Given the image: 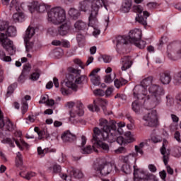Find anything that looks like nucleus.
<instances>
[{
  "instance_id": "16",
  "label": "nucleus",
  "mask_w": 181,
  "mask_h": 181,
  "mask_svg": "<svg viewBox=\"0 0 181 181\" xmlns=\"http://www.w3.org/2000/svg\"><path fill=\"white\" fill-rule=\"evenodd\" d=\"M47 9V6L45 4H40L37 1H34L30 6V12H33V11H37V12H40V13H43Z\"/></svg>"
},
{
  "instance_id": "1",
  "label": "nucleus",
  "mask_w": 181,
  "mask_h": 181,
  "mask_svg": "<svg viewBox=\"0 0 181 181\" xmlns=\"http://www.w3.org/2000/svg\"><path fill=\"white\" fill-rule=\"evenodd\" d=\"M153 77L148 76L141 81L133 90V95L138 100L147 98L149 100L151 108L160 105L162 97L165 95V89L159 85L152 84Z\"/></svg>"
},
{
  "instance_id": "25",
  "label": "nucleus",
  "mask_w": 181,
  "mask_h": 181,
  "mask_svg": "<svg viewBox=\"0 0 181 181\" xmlns=\"http://www.w3.org/2000/svg\"><path fill=\"white\" fill-rule=\"evenodd\" d=\"M69 30H70V25L67 23L62 24L58 28V33L61 36H66L69 33Z\"/></svg>"
},
{
  "instance_id": "40",
  "label": "nucleus",
  "mask_w": 181,
  "mask_h": 181,
  "mask_svg": "<svg viewBox=\"0 0 181 181\" xmlns=\"http://www.w3.org/2000/svg\"><path fill=\"white\" fill-rule=\"evenodd\" d=\"M174 83L177 86L181 84V71L177 72L174 75Z\"/></svg>"
},
{
  "instance_id": "18",
  "label": "nucleus",
  "mask_w": 181,
  "mask_h": 181,
  "mask_svg": "<svg viewBox=\"0 0 181 181\" xmlns=\"http://www.w3.org/2000/svg\"><path fill=\"white\" fill-rule=\"evenodd\" d=\"M129 42L128 37L125 35H119L113 40V43L116 45V47L124 46V45H128Z\"/></svg>"
},
{
  "instance_id": "39",
  "label": "nucleus",
  "mask_w": 181,
  "mask_h": 181,
  "mask_svg": "<svg viewBox=\"0 0 181 181\" xmlns=\"http://www.w3.org/2000/svg\"><path fill=\"white\" fill-rule=\"evenodd\" d=\"M132 107L134 112H139V110H141V103H139V101L136 100L132 103Z\"/></svg>"
},
{
  "instance_id": "29",
  "label": "nucleus",
  "mask_w": 181,
  "mask_h": 181,
  "mask_svg": "<svg viewBox=\"0 0 181 181\" xmlns=\"http://www.w3.org/2000/svg\"><path fill=\"white\" fill-rule=\"evenodd\" d=\"M90 8V2L87 1H83L79 4V10L82 12H87Z\"/></svg>"
},
{
  "instance_id": "38",
  "label": "nucleus",
  "mask_w": 181,
  "mask_h": 181,
  "mask_svg": "<svg viewBox=\"0 0 181 181\" xmlns=\"http://www.w3.org/2000/svg\"><path fill=\"white\" fill-rule=\"evenodd\" d=\"M15 88H16V85L15 84L10 85L7 88V93L6 94V96L7 98L11 97V95L13 94V91H15Z\"/></svg>"
},
{
  "instance_id": "43",
  "label": "nucleus",
  "mask_w": 181,
  "mask_h": 181,
  "mask_svg": "<svg viewBox=\"0 0 181 181\" xmlns=\"http://www.w3.org/2000/svg\"><path fill=\"white\" fill-rule=\"evenodd\" d=\"M125 136H127V138H128V140L127 141L128 144H131L132 142L135 141V138H134V135H132V134H131V132H126Z\"/></svg>"
},
{
  "instance_id": "34",
  "label": "nucleus",
  "mask_w": 181,
  "mask_h": 181,
  "mask_svg": "<svg viewBox=\"0 0 181 181\" xmlns=\"http://www.w3.org/2000/svg\"><path fill=\"white\" fill-rule=\"evenodd\" d=\"M15 162L16 166H17V168H21V166L23 165V160L22 158V154H21V153H17Z\"/></svg>"
},
{
  "instance_id": "27",
  "label": "nucleus",
  "mask_w": 181,
  "mask_h": 181,
  "mask_svg": "<svg viewBox=\"0 0 181 181\" xmlns=\"http://www.w3.org/2000/svg\"><path fill=\"white\" fill-rule=\"evenodd\" d=\"M4 125L2 127V128H0V129H6V131H9L10 132H12L13 129H15V124L11 122L10 119H7L6 122L4 121Z\"/></svg>"
},
{
  "instance_id": "45",
  "label": "nucleus",
  "mask_w": 181,
  "mask_h": 181,
  "mask_svg": "<svg viewBox=\"0 0 181 181\" xmlns=\"http://www.w3.org/2000/svg\"><path fill=\"white\" fill-rule=\"evenodd\" d=\"M133 11L136 13H142L144 8L141 5H136L133 6Z\"/></svg>"
},
{
  "instance_id": "47",
  "label": "nucleus",
  "mask_w": 181,
  "mask_h": 181,
  "mask_svg": "<svg viewBox=\"0 0 181 181\" xmlns=\"http://www.w3.org/2000/svg\"><path fill=\"white\" fill-rule=\"evenodd\" d=\"M95 95H100V97H104L105 95V92L101 89H96L93 91Z\"/></svg>"
},
{
  "instance_id": "5",
  "label": "nucleus",
  "mask_w": 181,
  "mask_h": 181,
  "mask_svg": "<svg viewBox=\"0 0 181 181\" xmlns=\"http://www.w3.org/2000/svg\"><path fill=\"white\" fill-rule=\"evenodd\" d=\"M48 21L58 25V23H62L66 21V12L60 7H55L52 8L47 13Z\"/></svg>"
},
{
  "instance_id": "62",
  "label": "nucleus",
  "mask_w": 181,
  "mask_h": 181,
  "mask_svg": "<svg viewBox=\"0 0 181 181\" xmlns=\"http://www.w3.org/2000/svg\"><path fill=\"white\" fill-rule=\"evenodd\" d=\"M175 156H180L181 155V147H177L175 148Z\"/></svg>"
},
{
  "instance_id": "52",
  "label": "nucleus",
  "mask_w": 181,
  "mask_h": 181,
  "mask_svg": "<svg viewBox=\"0 0 181 181\" xmlns=\"http://www.w3.org/2000/svg\"><path fill=\"white\" fill-rule=\"evenodd\" d=\"M39 77H40V74L37 72H35L31 74L30 79L33 80V81H36L39 79Z\"/></svg>"
},
{
  "instance_id": "19",
  "label": "nucleus",
  "mask_w": 181,
  "mask_h": 181,
  "mask_svg": "<svg viewBox=\"0 0 181 181\" xmlns=\"http://www.w3.org/2000/svg\"><path fill=\"white\" fill-rule=\"evenodd\" d=\"M122 64V71H125L128 70V69H130L132 66V61H131V57L129 56H124L121 59L120 62Z\"/></svg>"
},
{
  "instance_id": "32",
  "label": "nucleus",
  "mask_w": 181,
  "mask_h": 181,
  "mask_svg": "<svg viewBox=\"0 0 181 181\" xmlns=\"http://www.w3.org/2000/svg\"><path fill=\"white\" fill-rule=\"evenodd\" d=\"M74 28L78 30H84V29H87V25L86 23L78 21L74 24Z\"/></svg>"
},
{
  "instance_id": "42",
  "label": "nucleus",
  "mask_w": 181,
  "mask_h": 181,
  "mask_svg": "<svg viewBox=\"0 0 181 181\" xmlns=\"http://www.w3.org/2000/svg\"><path fill=\"white\" fill-rule=\"evenodd\" d=\"M94 105H89L88 106V108L90 111H92L94 112V111H96V112H98L100 111V107L95 105V100L93 101Z\"/></svg>"
},
{
  "instance_id": "7",
  "label": "nucleus",
  "mask_w": 181,
  "mask_h": 181,
  "mask_svg": "<svg viewBox=\"0 0 181 181\" xmlns=\"http://www.w3.org/2000/svg\"><path fill=\"white\" fill-rule=\"evenodd\" d=\"M97 16H98V7H95L88 18V26H91L94 29L93 32V36H97L100 33V30L97 28V25H98Z\"/></svg>"
},
{
  "instance_id": "51",
  "label": "nucleus",
  "mask_w": 181,
  "mask_h": 181,
  "mask_svg": "<svg viewBox=\"0 0 181 181\" xmlns=\"http://www.w3.org/2000/svg\"><path fill=\"white\" fill-rule=\"evenodd\" d=\"M102 58L104 63H110L111 60H112V57L110 55H103Z\"/></svg>"
},
{
  "instance_id": "2",
  "label": "nucleus",
  "mask_w": 181,
  "mask_h": 181,
  "mask_svg": "<svg viewBox=\"0 0 181 181\" xmlns=\"http://www.w3.org/2000/svg\"><path fill=\"white\" fill-rule=\"evenodd\" d=\"M99 126L101 127L102 131L98 127H95L93 129V146H100L103 148L104 152H108L110 151V146L102 141H107L108 138L111 141L114 139L112 134H115V124L114 122H109L106 119L101 118L99 119Z\"/></svg>"
},
{
  "instance_id": "14",
  "label": "nucleus",
  "mask_w": 181,
  "mask_h": 181,
  "mask_svg": "<svg viewBox=\"0 0 181 181\" xmlns=\"http://www.w3.org/2000/svg\"><path fill=\"white\" fill-rule=\"evenodd\" d=\"M14 142L16 143V145H17V146L20 148V149H22V146H28V144L22 139H20V141L16 140V139H13L12 140V139L11 138H6L3 140V144H8L11 148H15Z\"/></svg>"
},
{
  "instance_id": "23",
  "label": "nucleus",
  "mask_w": 181,
  "mask_h": 181,
  "mask_svg": "<svg viewBox=\"0 0 181 181\" xmlns=\"http://www.w3.org/2000/svg\"><path fill=\"white\" fill-rule=\"evenodd\" d=\"M92 144H93V147L91 146H87L86 147L82 148L81 153L85 154V155H88L89 153H92L93 151L95 152H98L95 148H98L99 149H103V147H100L98 146H94V143L93 142V139H92Z\"/></svg>"
},
{
  "instance_id": "33",
  "label": "nucleus",
  "mask_w": 181,
  "mask_h": 181,
  "mask_svg": "<svg viewBox=\"0 0 181 181\" xmlns=\"http://www.w3.org/2000/svg\"><path fill=\"white\" fill-rule=\"evenodd\" d=\"M128 83V81L124 79V78H119V79H116L114 81L115 86L116 88H119L122 87V86H125Z\"/></svg>"
},
{
  "instance_id": "8",
  "label": "nucleus",
  "mask_w": 181,
  "mask_h": 181,
  "mask_svg": "<svg viewBox=\"0 0 181 181\" xmlns=\"http://www.w3.org/2000/svg\"><path fill=\"white\" fill-rule=\"evenodd\" d=\"M144 121L146 122L147 127H155L159 124V117L156 110H151L143 117Z\"/></svg>"
},
{
  "instance_id": "20",
  "label": "nucleus",
  "mask_w": 181,
  "mask_h": 181,
  "mask_svg": "<svg viewBox=\"0 0 181 181\" xmlns=\"http://www.w3.org/2000/svg\"><path fill=\"white\" fill-rule=\"evenodd\" d=\"M61 138L64 142H73L76 139V135L71 134L70 131H66L64 132L61 136Z\"/></svg>"
},
{
  "instance_id": "57",
  "label": "nucleus",
  "mask_w": 181,
  "mask_h": 181,
  "mask_svg": "<svg viewBox=\"0 0 181 181\" xmlns=\"http://www.w3.org/2000/svg\"><path fill=\"white\" fill-rule=\"evenodd\" d=\"M169 39L166 36H163L161 37V40H160V46H162V45H165V43H168V41Z\"/></svg>"
},
{
  "instance_id": "13",
  "label": "nucleus",
  "mask_w": 181,
  "mask_h": 181,
  "mask_svg": "<svg viewBox=\"0 0 181 181\" xmlns=\"http://www.w3.org/2000/svg\"><path fill=\"white\" fill-rule=\"evenodd\" d=\"M71 118L76 117H83L84 115V110L83 109V103L78 102L76 105L69 112Z\"/></svg>"
},
{
  "instance_id": "31",
  "label": "nucleus",
  "mask_w": 181,
  "mask_h": 181,
  "mask_svg": "<svg viewBox=\"0 0 181 181\" xmlns=\"http://www.w3.org/2000/svg\"><path fill=\"white\" fill-rule=\"evenodd\" d=\"M0 60L6 63H9V62H12V58L9 56H6L4 50H0Z\"/></svg>"
},
{
  "instance_id": "11",
  "label": "nucleus",
  "mask_w": 181,
  "mask_h": 181,
  "mask_svg": "<svg viewBox=\"0 0 181 181\" xmlns=\"http://www.w3.org/2000/svg\"><path fill=\"white\" fill-rule=\"evenodd\" d=\"M68 173L69 175L61 173L60 177H62V179L66 181H71V177H73L76 179H81L84 176L81 170H74V168H72L71 170H69Z\"/></svg>"
},
{
  "instance_id": "54",
  "label": "nucleus",
  "mask_w": 181,
  "mask_h": 181,
  "mask_svg": "<svg viewBox=\"0 0 181 181\" xmlns=\"http://www.w3.org/2000/svg\"><path fill=\"white\" fill-rule=\"evenodd\" d=\"M61 45L63 46V47H70V42L67 40H62Z\"/></svg>"
},
{
  "instance_id": "15",
  "label": "nucleus",
  "mask_w": 181,
  "mask_h": 181,
  "mask_svg": "<svg viewBox=\"0 0 181 181\" xmlns=\"http://www.w3.org/2000/svg\"><path fill=\"white\" fill-rule=\"evenodd\" d=\"M101 70L100 68L93 69L89 74L91 83L94 86H100L101 78L98 76V72Z\"/></svg>"
},
{
  "instance_id": "28",
  "label": "nucleus",
  "mask_w": 181,
  "mask_h": 181,
  "mask_svg": "<svg viewBox=\"0 0 181 181\" xmlns=\"http://www.w3.org/2000/svg\"><path fill=\"white\" fill-rule=\"evenodd\" d=\"M14 22H23L25 21V14L23 13H16L13 15Z\"/></svg>"
},
{
  "instance_id": "10",
  "label": "nucleus",
  "mask_w": 181,
  "mask_h": 181,
  "mask_svg": "<svg viewBox=\"0 0 181 181\" xmlns=\"http://www.w3.org/2000/svg\"><path fill=\"white\" fill-rule=\"evenodd\" d=\"M167 49L168 57L171 60H176V58L172 56L171 52L175 53L177 57H181V42H171L168 45Z\"/></svg>"
},
{
  "instance_id": "58",
  "label": "nucleus",
  "mask_w": 181,
  "mask_h": 181,
  "mask_svg": "<svg viewBox=\"0 0 181 181\" xmlns=\"http://www.w3.org/2000/svg\"><path fill=\"white\" fill-rule=\"evenodd\" d=\"M174 138L175 139H176V141H177V142H181V139H180V132H175V134H174Z\"/></svg>"
},
{
  "instance_id": "41",
  "label": "nucleus",
  "mask_w": 181,
  "mask_h": 181,
  "mask_svg": "<svg viewBox=\"0 0 181 181\" xmlns=\"http://www.w3.org/2000/svg\"><path fill=\"white\" fill-rule=\"evenodd\" d=\"M139 49H145V46H146V42L144 40H139L138 42H133Z\"/></svg>"
},
{
  "instance_id": "44",
  "label": "nucleus",
  "mask_w": 181,
  "mask_h": 181,
  "mask_svg": "<svg viewBox=\"0 0 181 181\" xmlns=\"http://www.w3.org/2000/svg\"><path fill=\"white\" fill-rule=\"evenodd\" d=\"M22 106H21V111L22 114L25 115L26 112H28V110H29V105L28 103L23 102L21 103Z\"/></svg>"
},
{
  "instance_id": "53",
  "label": "nucleus",
  "mask_w": 181,
  "mask_h": 181,
  "mask_svg": "<svg viewBox=\"0 0 181 181\" xmlns=\"http://www.w3.org/2000/svg\"><path fill=\"white\" fill-rule=\"evenodd\" d=\"M115 153L119 154V153H127V148L124 147H119L115 151Z\"/></svg>"
},
{
  "instance_id": "21",
  "label": "nucleus",
  "mask_w": 181,
  "mask_h": 181,
  "mask_svg": "<svg viewBox=\"0 0 181 181\" xmlns=\"http://www.w3.org/2000/svg\"><path fill=\"white\" fill-rule=\"evenodd\" d=\"M143 15L145 17V18L142 16H139V14H137V17H136L135 20L136 21V22H139V23L144 25V26H146V25H148L146 19H148V18L151 16V13L146 11H144L143 12Z\"/></svg>"
},
{
  "instance_id": "48",
  "label": "nucleus",
  "mask_w": 181,
  "mask_h": 181,
  "mask_svg": "<svg viewBox=\"0 0 181 181\" xmlns=\"http://www.w3.org/2000/svg\"><path fill=\"white\" fill-rule=\"evenodd\" d=\"M114 92V88L109 87L105 92V95L106 98L111 97L112 93Z\"/></svg>"
},
{
  "instance_id": "60",
  "label": "nucleus",
  "mask_w": 181,
  "mask_h": 181,
  "mask_svg": "<svg viewBox=\"0 0 181 181\" xmlns=\"http://www.w3.org/2000/svg\"><path fill=\"white\" fill-rule=\"evenodd\" d=\"M151 141L154 144H158V142H160V139H159V137L158 136H152Z\"/></svg>"
},
{
  "instance_id": "9",
  "label": "nucleus",
  "mask_w": 181,
  "mask_h": 181,
  "mask_svg": "<svg viewBox=\"0 0 181 181\" xmlns=\"http://www.w3.org/2000/svg\"><path fill=\"white\" fill-rule=\"evenodd\" d=\"M35 33V28L32 27H28L25 31V34L24 35V42L25 44V49L27 53H30L33 52V42H29V40L32 39Z\"/></svg>"
},
{
  "instance_id": "55",
  "label": "nucleus",
  "mask_w": 181,
  "mask_h": 181,
  "mask_svg": "<svg viewBox=\"0 0 181 181\" xmlns=\"http://www.w3.org/2000/svg\"><path fill=\"white\" fill-rule=\"evenodd\" d=\"M30 64H26L23 66V73H29V71H30Z\"/></svg>"
},
{
  "instance_id": "59",
  "label": "nucleus",
  "mask_w": 181,
  "mask_h": 181,
  "mask_svg": "<svg viewBox=\"0 0 181 181\" xmlns=\"http://www.w3.org/2000/svg\"><path fill=\"white\" fill-rule=\"evenodd\" d=\"M115 98H120V100H127V96L124 94H120L117 93L115 96Z\"/></svg>"
},
{
  "instance_id": "36",
  "label": "nucleus",
  "mask_w": 181,
  "mask_h": 181,
  "mask_svg": "<svg viewBox=\"0 0 181 181\" xmlns=\"http://www.w3.org/2000/svg\"><path fill=\"white\" fill-rule=\"evenodd\" d=\"M69 15L71 18H73V19H77V17L80 16V12L76 8H71L69 11Z\"/></svg>"
},
{
  "instance_id": "37",
  "label": "nucleus",
  "mask_w": 181,
  "mask_h": 181,
  "mask_svg": "<svg viewBox=\"0 0 181 181\" xmlns=\"http://www.w3.org/2000/svg\"><path fill=\"white\" fill-rule=\"evenodd\" d=\"M160 6V4L156 1H151L146 4L148 9H149L150 11L156 9V8H158V6Z\"/></svg>"
},
{
  "instance_id": "63",
  "label": "nucleus",
  "mask_w": 181,
  "mask_h": 181,
  "mask_svg": "<svg viewBox=\"0 0 181 181\" xmlns=\"http://www.w3.org/2000/svg\"><path fill=\"white\" fill-rule=\"evenodd\" d=\"M148 169L151 172L155 173L156 172V166L153 164L148 165Z\"/></svg>"
},
{
  "instance_id": "61",
  "label": "nucleus",
  "mask_w": 181,
  "mask_h": 181,
  "mask_svg": "<svg viewBox=\"0 0 181 181\" xmlns=\"http://www.w3.org/2000/svg\"><path fill=\"white\" fill-rule=\"evenodd\" d=\"M4 125V115L2 114V111L0 110V128H2Z\"/></svg>"
},
{
  "instance_id": "49",
  "label": "nucleus",
  "mask_w": 181,
  "mask_h": 181,
  "mask_svg": "<svg viewBox=\"0 0 181 181\" xmlns=\"http://www.w3.org/2000/svg\"><path fill=\"white\" fill-rule=\"evenodd\" d=\"M122 170L124 173L128 175V173H131V167L128 164H125L122 166Z\"/></svg>"
},
{
  "instance_id": "24",
  "label": "nucleus",
  "mask_w": 181,
  "mask_h": 181,
  "mask_svg": "<svg viewBox=\"0 0 181 181\" xmlns=\"http://www.w3.org/2000/svg\"><path fill=\"white\" fill-rule=\"evenodd\" d=\"M113 139L111 140L110 137H107V140L109 141V142H115V141L119 144V145H122V144H127V141H125V139H124V137L122 136H118V134H115V132L112 134Z\"/></svg>"
},
{
  "instance_id": "3",
  "label": "nucleus",
  "mask_w": 181,
  "mask_h": 181,
  "mask_svg": "<svg viewBox=\"0 0 181 181\" xmlns=\"http://www.w3.org/2000/svg\"><path fill=\"white\" fill-rule=\"evenodd\" d=\"M0 43L8 52V54L13 56L16 52V48L13 46V42L8 38L14 37L16 36V28L14 26H9L6 21H0Z\"/></svg>"
},
{
  "instance_id": "50",
  "label": "nucleus",
  "mask_w": 181,
  "mask_h": 181,
  "mask_svg": "<svg viewBox=\"0 0 181 181\" xmlns=\"http://www.w3.org/2000/svg\"><path fill=\"white\" fill-rule=\"evenodd\" d=\"M47 101H49V96L45 95L41 97V100L39 101L40 104H47Z\"/></svg>"
},
{
  "instance_id": "12",
  "label": "nucleus",
  "mask_w": 181,
  "mask_h": 181,
  "mask_svg": "<svg viewBox=\"0 0 181 181\" xmlns=\"http://www.w3.org/2000/svg\"><path fill=\"white\" fill-rule=\"evenodd\" d=\"M141 38L142 31L138 28L130 30L127 36V39L130 43H136V42H139Z\"/></svg>"
},
{
  "instance_id": "4",
  "label": "nucleus",
  "mask_w": 181,
  "mask_h": 181,
  "mask_svg": "<svg viewBox=\"0 0 181 181\" xmlns=\"http://www.w3.org/2000/svg\"><path fill=\"white\" fill-rule=\"evenodd\" d=\"M69 73L71 74L69 75L68 81L66 82V87L69 88H71L74 91H77L78 84H84V83H87V77L86 76H78V78H74L73 74H76V76H80L81 74V70L76 69L74 67H69L68 69Z\"/></svg>"
},
{
  "instance_id": "64",
  "label": "nucleus",
  "mask_w": 181,
  "mask_h": 181,
  "mask_svg": "<svg viewBox=\"0 0 181 181\" xmlns=\"http://www.w3.org/2000/svg\"><path fill=\"white\" fill-rule=\"evenodd\" d=\"M176 101L177 104L181 105V93H178L176 96Z\"/></svg>"
},
{
  "instance_id": "35",
  "label": "nucleus",
  "mask_w": 181,
  "mask_h": 181,
  "mask_svg": "<svg viewBox=\"0 0 181 181\" xmlns=\"http://www.w3.org/2000/svg\"><path fill=\"white\" fill-rule=\"evenodd\" d=\"M49 170L52 173H60L62 172V166L58 164H54L52 167L49 168Z\"/></svg>"
},
{
  "instance_id": "6",
  "label": "nucleus",
  "mask_w": 181,
  "mask_h": 181,
  "mask_svg": "<svg viewBox=\"0 0 181 181\" xmlns=\"http://www.w3.org/2000/svg\"><path fill=\"white\" fill-rule=\"evenodd\" d=\"M93 169L96 176H107V175H110L112 171V165L100 161L94 164Z\"/></svg>"
},
{
  "instance_id": "56",
  "label": "nucleus",
  "mask_w": 181,
  "mask_h": 181,
  "mask_svg": "<svg viewBox=\"0 0 181 181\" xmlns=\"http://www.w3.org/2000/svg\"><path fill=\"white\" fill-rule=\"evenodd\" d=\"M74 63H75V64H78V66L79 67H81V69H84V64H83V62H81L80 59H74Z\"/></svg>"
},
{
  "instance_id": "30",
  "label": "nucleus",
  "mask_w": 181,
  "mask_h": 181,
  "mask_svg": "<svg viewBox=\"0 0 181 181\" xmlns=\"http://www.w3.org/2000/svg\"><path fill=\"white\" fill-rule=\"evenodd\" d=\"M20 176H21V177H23L24 179H26L27 180H30V179H32V177H35V176H36V173H34V172H28V173L21 172V173H20Z\"/></svg>"
},
{
  "instance_id": "46",
  "label": "nucleus",
  "mask_w": 181,
  "mask_h": 181,
  "mask_svg": "<svg viewBox=\"0 0 181 181\" xmlns=\"http://www.w3.org/2000/svg\"><path fill=\"white\" fill-rule=\"evenodd\" d=\"M48 151H49V149H47V148L42 149V147L37 148V153L41 157L45 156V154L47 153Z\"/></svg>"
},
{
  "instance_id": "26",
  "label": "nucleus",
  "mask_w": 181,
  "mask_h": 181,
  "mask_svg": "<svg viewBox=\"0 0 181 181\" xmlns=\"http://www.w3.org/2000/svg\"><path fill=\"white\" fill-rule=\"evenodd\" d=\"M170 80H172L170 74L168 73L160 74V81L162 84H169L170 83Z\"/></svg>"
},
{
  "instance_id": "22",
  "label": "nucleus",
  "mask_w": 181,
  "mask_h": 181,
  "mask_svg": "<svg viewBox=\"0 0 181 181\" xmlns=\"http://www.w3.org/2000/svg\"><path fill=\"white\" fill-rule=\"evenodd\" d=\"M132 6V0H124L120 11L124 13H128L131 11V7Z\"/></svg>"
},
{
  "instance_id": "17",
  "label": "nucleus",
  "mask_w": 181,
  "mask_h": 181,
  "mask_svg": "<svg viewBox=\"0 0 181 181\" xmlns=\"http://www.w3.org/2000/svg\"><path fill=\"white\" fill-rule=\"evenodd\" d=\"M168 140L164 139L163 141V146L160 148V152L163 155V160L165 166H168V163L169 162V155L170 154L169 151H166V146H168Z\"/></svg>"
}]
</instances>
